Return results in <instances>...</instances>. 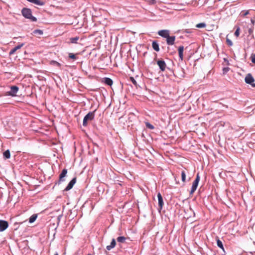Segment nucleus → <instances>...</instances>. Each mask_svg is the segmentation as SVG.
<instances>
[{
  "label": "nucleus",
  "instance_id": "obj_1",
  "mask_svg": "<svg viewBox=\"0 0 255 255\" xmlns=\"http://www.w3.org/2000/svg\"><path fill=\"white\" fill-rule=\"evenodd\" d=\"M22 15L26 18L30 19L32 21H36L37 19L32 15L31 10L29 8H23L21 10Z\"/></svg>",
  "mask_w": 255,
  "mask_h": 255
},
{
  "label": "nucleus",
  "instance_id": "obj_2",
  "mask_svg": "<svg viewBox=\"0 0 255 255\" xmlns=\"http://www.w3.org/2000/svg\"><path fill=\"white\" fill-rule=\"evenodd\" d=\"M95 110L94 112H89L87 115H86L83 119V125L84 127L87 126L88 121H91L93 120L95 117Z\"/></svg>",
  "mask_w": 255,
  "mask_h": 255
},
{
  "label": "nucleus",
  "instance_id": "obj_3",
  "mask_svg": "<svg viewBox=\"0 0 255 255\" xmlns=\"http://www.w3.org/2000/svg\"><path fill=\"white\" fill-rule=\"evenodd\" d=\"M10 91L6 93V96H10L11 97H15L19 90V88L16 86H11L10 87Z\"/></svg>",
  "mask_w": 255,
  "mask_h": 255
},
{
  "label": "nucleus",
  "instance_id": "obj_4",
  "mask_svg": "<svg viewBox=\"0 0 255 255\" xmlns=\"http://www.w3.org/2000/svg\"><path fill=\"white\" fill-rule=\"evenodd\" d=\"M200 180V176L199 173L197 174L195 180L194 181L192 184V188L190 191V194H193L196 190L199 182Z\"/></svg>",
  "mask_w": 255,
  "mask_h": 255
},
{
  "label": "nucleus",
  "instance_id": "obj_5",
  "mask_svg": "<svg viewBox=\"0 0 255 255\" xmlns=\"http://www.w3.org/2000/svg\"><path fill=\"white\" fill-rule=\"evenodd\" d=\"M245 82L251 85L253 87H255V84L253 83L255 79L251 74H248L245 77Z\"/></svg>",
  "mask_w": 255,
  "mask_h": 255
},
{
  "label": "nucleus",
  "instance_id": "obj_6",
  "mask_svg": "<svg viewBox=\"0 0 255 255\" xmlns=\"http://www.w3.org/2000/svg\"><path fill=\"white\" fill-rule=\"evenodd\" d=\"M67 173V170L66 169H64L62 170L61 173L60 174L59 176V180L58 181V183L60 184L61 182H63L65 181L64 178L66 177Z\"/></svg>",
  "mask_w": 255,
  "mask_h": 255
},
{
  "label": "nucleus",
  "instance_id": "obj_7",
  "mask_svg": "<svg viewBox=\"0 0 255 255\" xmlns=\"http://www.w3.org/2000/svg\"><path fill=\"white\" fill-rule=\"evenodd\" d=\"M157 64L159 66L161 71H164L166 68V64L165 61L162 60H158L157 61Z\"/></svg>",
  "mask_w": 255,
  "mask_h": 255
},
{
  "label": "nucleus",
  "instance_id": "obj_8",
  "mask_svg": "<svg viewBox=\"0 0 255 255\" xmlns=\"http://www.w3.org/2000/svg\"><path fill=\"white\" fill-rule=\"evenodd\" d=\"M8 226V222L4 220H0V231L3 232L6 230Z\"/></svg>",
  "mask_w": 255,
  "mask_h": 255
},
{
  "label": "nucleus",
  "instance_id": "obj_9",
  "mask_svg": "<svg viewBox=\"0 0 255 255\" xmlns=\"http://www.w3.org/2000/svg\"><path fill=\"white\" fill-rule=\"evenodd\" d=\"M76 177L73 178L65 188L64 191H67L71 189L76 182Z\"/></svg>",
  "mask_w": 255,
  "mask_h": 255
},
{
  "label": "nucleus",
  "instance_id": "obj_10",
  "mask_svg": "<svg viewBox=\"0 0 255 255\" xmlns=\"http://www.w3.org/2000/svg\"><path fill=\"white\" fill-rule=\"evenodd\" d=\"M158 34L159 35L164 38H167L169 35V31L168 30H159L158 32Z\"/></svg>",
  "mask_w": 255,
  "mask_h": 255
},
{
  "label": "nucleus",
  "instance_id": "obj_11",
  "mask_svg": "<svg viewBox=\"0 0 255 255\" xmlns=\"http://www.w3.org/2000/svg\"><path fill=\"white\" fill-rule=\"evenodd\" d=\"M157 198H158V206H159V209L161 210V209H162L163 205V201L162 197L159 192L157 194Z\"/></svg>",
  "mask_w": 255,
  "mask_h": 255
},
{
  "label": "nucleus",
  "instance_id": "obj_12",
  "mask_svg": "<svg viewBox=\"0 0 255 255\" xmlns=\"http://www.w3.org/2000/svg\"><path fill=\"white\" fill-rule=\"evenodd\" d=\"M175 39V36H170L169 35L168 37L166 38V41L168 45H173L174 43V41Z\"/></svg>",
  "mask_w": 255,
  "mask_h": 255
},
{
  "label": "nucleus",
  "instance_id": "obj_13",
  "mask_svg": "<svg viewBox=\"0 0 255 255\" xmlns=\"http://www.w3.org/2000/svg\"><path fill=\"white\" fill-rule=\"evenodd\" d=\"M23 45H24V44L22 43L21 44L17 45L14 48H13V49H11V50L9 52V55L13 54L16 52V50H17L18 49H20Z\"/></svg>",
  "mask_w": 255,
  "mask_h": 255
},
{
  "label": "nucleus",
  "instance_id": "obj_14",
  "mask_svg": "<svg viewBox=\"0 0 255 255\" xmlns=\"http://www.w3.org/2000/svg\"><path fill=\"white\" fill-rule=\"evenodd\" d=\"M27 1L34 3L38 5H43L44 4V2L41 0H27Z\"/></svg>",
  "mask_w": 255,
  "mask_h": 255
},
{
  "label": "nucleus",
  "instance_id": "obj_15",
  "mask_svg": "<svg viewBox=\"0 0 255 255\" xmlns=\"http://www.w3.org/2000/svg\"><path fill=\"white\" fill-rule=\"evenodd\" d=\"M183 50L184 47L183 46H181L178 48L179 56L181 60L183 59Z\"/></svg>",
  "mask_w": 255,
  "mask_h": 255
},
{
  "label": "nucleus",
  "instance_id": "obj_16",
  "mask_svg": "<svg viewBox=\"0 0 255 255\" xmlns=\"http://www.w3.org/2000/svg\"><path fill=\"white\" fill-rule=\"evenodd\" d=\"M116 245V241L114 239H113L110 245L107 246L106 247V249H107V250L110 251L111 249H112L113 248H114L115 247Z\"/></svg>",
  "mask_w": 255,
  "mask_h": 255
},
{
  "label": "nucleus",
  "instance_id": "obj_17",
  "mask_svg": "<svg viewBox=\"0 0 255 255\" xmlns=\"http://www.w3.org/2000/svg\"><path fill=\"white\" fill-rule=\"evenodd\" d=\"M152 47L153 49L157 52H158L160 50L159 45L156 41H153L152 42Z\"/></svg>",
  "mask_w": 255,
  "mask_h": 255
},
{
  "label": "nucleus",
  "instance_id": "obj_18",
  "mask_svg": "<svg viewBox=\"0 0 255 255\" xmlns=\"http://www.w3.org/2000/svg\"><path fill=\"white\" fill-rule=\"evenodd\" d=\"M217 246L221 249L223 251H224V246L222 241L219 239V237H216V238Z\"/></svg>",
  "mask_w": 255,
  "mask_h": 255
},
{
  "label": "nucleus",
  "instance_id": "obj_19",
  "mask_svg": "<svg viewBox=\"0 0 255 255\" xmlns=\"http://www.w3.org/2000/svg\"><path fill=\"white\" fill-rule=\"evenodd\" d=\"M104 81L105 84L109 86H112L113 83L112 80L109 78H105L104 79Z\"/></svg>",
  "mask_w": 255,
  "mask_h": 255
},
{
  "label": "nucleus",
  "instance_id": "obj_20",
  "mask_svg": "<svg viewBox=\"0 0 255 255\" xmlns=\"http://www.w3.org/2000/svg\"><path fill=\"white\" fill-rule=\"evenodd\" d=\"M33 34L34 35H41L43 34V32L42 30L40 29H35L34 30L33 32Z\"/></svg>",
  "mask_w": 255,
  "mask_h": 255
},
{
  "label": "nucleus",
  "instance_id": "obj_21",
  "mask_svg": "<svg viewBox=\"0 0 255 255\" xmlns=\"http://www.w3.org/2000/svg\"><path fill=\"white\" fill-rule=\"evenodd\" d=\"M37 216L36 214L32 215L29 219V222L30 223H33L36 219Z\"/></svg>",
  "mask_w": 255,
  "mask_h": 255
},
{
  "label": "nucleus",
  "instance_id": "obj_22",
  "mask_svg": "<svg viewBox=\"0 0 255 255\" xmlns=\"http://www.w3.org/2000/svg\"><path fill=\"white\" fill-rule=\"evenodd\" d=\"M250 10H243L240 13V16L243 17H245L247 15L250 14Z\"/></svg>",
  "mask_w": 255,
  "mask_h": 255
},
{
  "label": "nucleus",
  "instance_id": "obj_23",
  "mask_svg": "<svg viewBox=\"0 0 255 255\" xmlns=\"http://www.w3.org/2000/svg\"><path fill=\"white\" fill-rule=\"evenodd\" d=\"M127 239L124 237H119L117 238V241L119 243H124L126 242Z\"/></svg>",
  "mask_w": 255,
  "mask_h": 255
},
{
  "label": "nucleus",
  "instance_id": "obj_24",
  "mask_svg": "<svg viewBox=\"0 0 255 255\" xmlns=\"http://www.w3.org/2000/svg\"><path fill=\"white\" fill-rule=\"evenodd\" d=\"M3 156L6 158V159H8L10 158V151H9V150H7L6 151H5L4 152H3Z\"/></svg>",
  "mask_w": 255,
  "mask_h": 255
},
{
  "label": "nucleus",
  "instance_id": "obj_25",
  "mask_svg": "<svg viewBox=\"0 0 255 255\" xmlns=\"http://www.w3.org/2000/svg\"><path fill=\"white\" fill-rule=\"evenodd\" d=\"M186 173L185 171L183 170L181 172V180L182 182H185L186 181Z\"/></svg>",
  "mask_w": 255,
  "mask_h": 255
},
{
  "label": "nucleus",
  "instance_id": "obj_26",
  "mask_svg": "<svg viewBox=\"0 0 255 255\" xmlns=\"http://www.w3.org/2000/svg\"><path fill=\"white\" fill-rule=\"evenodd\" d=\"M79 39V37H72V38H70V42L71 43H76L77 42V40Z\"/></svg>",
  "mask_w": 255,
  "mask_h": 255
},
{
  "label": "nucleus",
  "instance_id": "obj_27",
  "mask_svg": "<svg viewBox=\"0 0 255 255\" xmlns=\"http://www.w3.org/2000/svg\"><path fill=\"white\" fill-rule=\"evenodd\" d=\"M145 125L147 128H149L150 129H153L154 128V127L150 124L149 123L146 122L145 123Z\"/></svg>",
  "mask_w": 255,
  "mask_h": 255
},
{
  "label": "nucleus",
  "instance_id": "obj_28",
  "mask_svg": "<svg viewBox=\"0 0 255 255\" xmlns=\"http://www.w3.org/2000/svg\"><path fill=\"white\" fill-rule=\"evenodd\" d=\"M206 26V24L205 23H200L197 24L196 25V27L197 28H204Z\"/></svg>",
  "mask_w": 255,
  "mask_h": 255
},
{
  "label": "nucleus",
  "instance_id": "obj_29",
  "mask_svg": "<svg viewBox=\"0 0 255 255\" xmlns=\"http://www.w3.org/2000/svg\"><path fill=\"white\" fill-rule=\"evenodd\" d=\"M77 54H73L72 53H69V57L70 58H71V59H73V60H75V59H77V57H76V56Z\"/></svg>",
  "mask_w": 255,
  "mask_h": 255
},
{
  "label": "nucleus",
  "instance_id": "obj_30",
  "mask_svg": "<svg viewBox=\"0 0 255 255\" xmlns=\"http://www.w3.org/2000/svg\"><path fill=\"white\" fill-rule=\"evenodd\" d=\"M250 59L252 63L255 64V54L252 53L251 55Z\"/></svg>",
  "mask_w": 255,
  "mask_h": 255
},
{
  "label": "nucleus",
  "instance_id": "obj_31",
  "mask_svg": "<svg viewBox=\"0 0 255 255\" xmlns=\"http://www.w3.org/2000/svg\"><path fill=\"white\" fill-rule=\"evenodd\" d=\"M226 42L227 43V44L230 46H231L233 45V42L232 41L229 39V38H228V37L226 38Z\"/></svg>",
  "mask_w": 255,
  "mask_h": 255
},
{
  "label": "nucleus",
  "instance_id": "obj_32",
  "mask_svg": "<svg viewBox=\"0 0 255 255\" xmlns=\"http://www.w3.org/2000/svg\"><path fill=\"white\" fill-rule=\"evenodd\" d=\"M240 28L239 27H238L237 28L235 32V35L236 36L238 37L239 36V35H240Z\"/></svg>",
  "mask_w": 255,
  "mask_h": 255
},
{
  "label": "nucleus",
  "instance_id": "obj_33",
  "mask_svg": "<svg viewBox=\"0 0 255 255\" xmlns=\"http://www.w3.org/2000/svg\"><path fill=\"white\" fill-rule=\"evenodd\" d=\"M130 80L134 85H137V83L133 77H130Z\"/></svg>",
  "mask_w": 255,
  "mask_h": 255
},
{
  "label": "nucleus",
  "instance_id": "obj_34",
  "mask_svg": "<svg viewBox=\"0 0 255 255\" xmlns=\"http://www.w3.org/2000/svg\"><path fill=\"white\" fill-rule=\"evenodd\" d=\"M147 1L148 3L150 4H154L156 2L155 0H148Z\"/></svg>",
  "mask_w": 255,
  "mask_h": 255
},
{
  "label": "nucleus",
  "instance_id": "obj_35",
  "mask_svg": "<svg viewBox=\"0 0 255 255\" xmlns=\"http://www.w3.org/2000/svg\"><path fill=\"white\" fill-rule=\"evenodd\" d=\"M54 62L57 64V65H58V66L60 65V64L57 62L55 61Z\"/></svg>",
  "mask_w": 255,
  "mask_h": 255
},
{
  "label": "nucleus",
  "instance_id": "obj_36",
  "mask_svg": "<svg viewBox=\"0 0 255 255\" xmlns=\"http://www.w3.org/2000/svg\"><path fill=\"white\" fill-rule=\"evenodd\" d=\"M222 105H223V106L225 107L226 108H228V106H227V105H224V104H222Z\"/></svg>",
  "mask_w": 255,
  "mask_h": 255
},
{
  "label": "nucleus",
  "instance_id": "obj_37",
  "mask_svg": "<svg viewBox=\"0 0 255 255\" xmlns=\"http://www.w3.org/2000/svg\"><path fill=\"white\" fill-rule=\"evenodd\" d=\"M54 255H58V254L57 253H55V254H54Z\"/></svg>",
  "mask_w": 255,
  "mask_h": 255
},
{
  "label": "nucleus",
  "instance_id": "obj_38",
  "mask_svg": "<svg viewBox=\"0 0 255 255\" xmlns=\"http://www.w3.org/2000/svg\"><path fill=\"white\" fill-rule=\"evenodd\" d=\"M87 255H91V254H88Z\"/></svg>",
  "mask_w": 255,
  "mask_h": 255
}]
</instances>
